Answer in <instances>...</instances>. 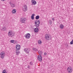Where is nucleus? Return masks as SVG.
Returning <instances> with one entry per match:
<instances>
[{
    "instance_id": "f257e3e1",
    "label": "nucleus",
    "mask_w": 73,
    "mask_h": 73,
    "mask_svg": "<svg viewBox=\"0 0 73 73\" xmlns=\"http://www.w3.org/2000/svg\"><path fill=\"white\" fill-rule=\"evenodd\" d=\"M40 22L39 20H36L34 22L35 26L37 28L39 27V26H40Z\"/></svg>"
},
{
    "instance_id": "f03ea898",
    "label": "nucleus",
    "mask_w": 73,
    "mask_h": 73,
    "mask_svg": "<svg viewBox=\"0 0 73 73\" xmlns=\"http://www.w3.org/2000/svg\"><path fill=\"white\" fill-rule=\"evenodd\" d=\"M8 36H11V37H13L15 36V34L13 33L12 31L10 30L9 31Z\"/></svg>"
},
{
    "instance_id": "7ed1b4c3",
    "label": "nucleus",
    "mask_w": 73,
    "mask_h": 73,
    "mask_svg": "<svg viewBox=\"0 0 73 73\" xmlns=\"http://www.w3.org/2000/svg\"><path fill=\"white\" fill-rule=\"evenodd\" d=\"M26 20H27L26 18L24 17L21 18L20 19V22L22 23H25Z\"/></svg>"
},
{
    "instance_id": "20e7f679",
    "label": "nucleus",
    "mask_w": 73,
    "mask_h": 73,
    "mask_svg": "<svg viewBox=\"0 0 73 73\" xmlns=\"http://www.w3.org/2000/svg\"><path fill=\"white\" fill-rule=\"evenodd\" d=\"M5 52H4L2 51L0 53V56L1 58H2V59L4 58V57H5Z\"/></svg>"
},
{
    "instance_id": "39448f33",
    "label": "nucleus",
    "mask_w": 73,
    "mask_h": 73,
    "mask_svg": "<svg viewBox=\"0 0 73 73\" xmlns=\"http://www.w3.org/2000/svg\"><path fill=\"white\" fill-rule=\"evenodd\" d=\"M37 59L40 62L42 61V56L40 55H39L37 57Z\"/></svg>"
},
{
    "instance_id": "423d86ee",
    "label": "nucleus",
    "mask_w": 73,
    "mask_h": 73,
    "mask_svg": "<svg viewBox=\"0 0 73 73\" xmlns=\"http://www.w3.org/2000/svg\"><path fill=\"white\" fill-rule=\"evenodd\" d=\"M25 37L26 38L29 39L31 37V34L29 33H27L25 35Z\"/></svg>"
},
{
    "instance_id": "0eeeda50",
    "label": "nucleus",
    "mask_w": 73,
    "mask_h": 73,
    "mask_svg": "<svg viewBox=\"0 0 73 73\" xmlns=\"http://www.w3.org/2000/svg\"><path fill=\"white\" fill-rule=\"evenodd\" d=\"M50 38H51V37L50 35H49L46 34V39L47 40H50Z\"/></svg>"
},
{
    "instance_id": "6e6552de",
    "label": "nucleus",
    "mask_w": 73,
    "mask_h": 73,
    "mask_svg": "<svg viewBox=\"0 0 73 73\" xmlns=\"http://www.w3.org/2000/svg\"><path fill=\"white\" fill-rule=\"evenodd\" d=\"M27 10H28V9L27 6L25 5H24L23 7V11H24V12H26Z\"/></svg>"
},
{
    "instance_id": "1a4fd4ad",
    "label": "nucleus",
    "mask_w": 73,
    "mask_h": 73,
    "mask_svg": "<svg viewBox=\"0 0 73 73\" xmlns=\"http://www.w3.org/2000/svg\"><path fill=\"white\" fill-rule=\"evenodd\" d=\"M67 71L68 73H71L72 70V69L71 67H69L67 69Z\"/></svg>"
},
{
    "instance_id": "9d476101",
    "label": "nucleus",
    "mask_w": 73,
    "mask_h": 73,
    "mask_svg": "<svg viewBox=\"0 0 73 73\" xmlns=\"http://www.w3.org/2000/svg\"><path fill=\"white\" fill-rule=\"evenodd\" d=\"M15 47L16 50H19L20 49L21 46L19 44H17L16 46Z\"/></svg>"
},
{
    "instance_id": "9b49d317",
    "label": "nucleus",
    "mask_w": 73,
    "mask_h": 73,
    "mask_svg": "<svg viewBox=\"0 0 73 73\" xmlns=\"http://www.w3.org/2000/svg\"><path fill=\"white\" fill-rule=\"evenodd\" d=\"M30 48H25L24 50L27 53H28L30 51Z\"/></svg>"
},
{
    "instance_id": "f8f14e48",
    "label": "nucleus",
    "mask_w": 73,
    "mask_h": 73,
    "mask_svg": "<svg viewBox=\"0 0 73 73\" xmlns=\"http://www.w3.org/2000/svg\"><path fill=\"white\" fill-rule=\"evenodd\" d=\"M31 2L33 5H35L36 4H37V2L35 0H31Z\"/></svg>"
},
{
    "instance_id": "ddd939ff",
    "label": "nucleus",
    "mask_w": 73,
    "mask_h": 73,
    "mask_svg": "<svg viewBox=\"0 0 73 73\" xmlns=\"http://www.w3.org/2000/svg\"><path fill=\"white\" fill-rule=\"evenodd\" d=\"M10 5H11V8H14V7H16V5H15V4L11 3H10Z\"/></svg>"
},
{
    "instance_id": "4468645a",
    "label": "nucleus",
    "mask_w": 73,
    "mask_h": 73,
    "mask_svg": "<svg viewBox=\"0 0 73 73\" xmlns=\"http://www.w3.org/2000/svg\"><path fill=\"white\" fill-rule=\"evenodd\" d=\"M16 13V9H13L12 11V14H15Z\"/></svg>"
},
{
    "instance_id": "2eb2a0df",
    "label": "nucleus",
    "mask_w": 73,
    "mask_h": 73,
    "mask_svg": "<svg viewBox=\"0 0 73 73\" xmlns=\"http://www.w3.org/2000/svg\"><path fill=\"white\" fill-rule=\"evenodd\" d=\"M60 29H64V26L63 25L61 24L60 26Z\"/></svg>"
},
{
    "instance_id": "dca6fc26",
    "label": "nucleus",
    "mask_w": 73,
    "mask_h": 73,
    "mask_svg": "<svg viewBox=\"0 0 73 73\" xmlns=\"http://www.w3.org/2000/svg\"><path fill=\"white\" fill-rule=\"evenodd\" d=\"M34 31L35 32H38V29L37 28H35L34 29Z\"/></svg>"
},
{
    "instance_id": "f3484780",
    "label": "nucleus",
    "mask_w": 73,
    "mask_h": 73,
    "mask_svg": "<svg viewBox=\"0 0 73 73\" xmlns=\"http://www.w3.org/2000/svg\"><path fill=\"white\" fill-rule=\"evenodd\" d=\"M38 43L39 45H41V44H42V42L41 40H38Z\"/></svg>"
},
{
    "instance_id": "a211bd4d",
    "label": "nucleus",
    "mask_w": 73,
    "mask_h": 73,
    "mask_svg": "<svg viewBox=\"0 0 73 73\" xmlns=\"http://www.w3.org/2000/svg\"><path fill=\"white\" fill-rule=\"evenodd\" d=\"M48 24H50V25H51L52 24V21L51 20H49L48 22Z\"/></svg>"
},
{
    "instance_id": "6ab92c4d",
    "label": "nucleus",
    "mask_w": 73,
    "mask_h": 73,
    "mask_svg": "<svg viewBox=\"0 0 73 73\" xmlns=\"http://www.w3.org/2000/svg\"><path fill=\"white\" fill-rule=\"evenodd\" d=\"M17 50H16V55H17V56H18V55H19V54L20 53V51H18Z\"/></svg>"
},
{
    "instance_id": "aec40b11",
    "label": "nucleus",
    "mask_w": 73,
    "mask_h": 73,
    "mask_svg": "<svg viewBox=\"0 0 73 73\" xmlns=\"http://www.w3.org/2000/svg\"><path fill=\"white\" fill-rule=\"evenodd\" d=\"M38 53L40 55H42V51L41 50H39L38 51Z\"/></svg>"
},
{
    "instance_id": "412c9836",
    "label": "nucleus",
    "mask_w": 73,
    "mask_h": 73,
    "mask_svg": "<svg viewBox=\"0 0 73 73\" xmlns=\"http://www.w3.org/2000/svg\"><path fill=\"white\" fill-rule=\"evenodd\" d=\"M35 16V14H33L31 16V19L32 20H34V16Z\"/></svg>"
},
{
    "instance_id": "4be33fe9",
    "label": "nucleus",
    "mask_w": 73,
    "mask_h": 73,
    "mask_svg": "<svg viewBox=\"0 0 73 73\" xmlns=\"http://www.w3.org/2000/svg\"><path fill=\"white\" fill-rule=\"evenodd\" d=\"M33 50L34 51H38V50H37L36 48H33Z\"/></svg>"
},
{
    "instance_id": "5701e85b",
    "label": "nucleus",
    "mask_w": 73,
    "mask_h": 73,
    "mask_svg": "<svg viewBox=\"0 0 73 73\" xmlns=\"http://www.w3.org/2000/svg\"><path fill=\"white\" fill-rule=\"evenodd\" d=\"M2 73H7V71L5 70H4L2 72Z\"/></svg>"
},
{
    "instance_id": "b1692460",
    "label": "nucleus",
    "mask_w": 73,
    "mask_h": 73,
    "mask_svg": "<svg viewBox=\"0 0 73 73\" xmlns=\"http://www.w3.org/2000/svg\"><path fill=\"white\" fill-rule=\"evenodd\" d=\"M39 18H40V17L38 15H37L36 17V20H38V19H39Z\"/></svg>"
},
{
    "instance_id": "393cba45",
    "label": "nucleus",
    "mask_w": 73,
    "mask_h": 73,
    "mask_svg": "<svg viewBox=\"0 0 73 73\" xmlns=\"http://www.w3.org/2000/svg\"><path fill=\"white\" fill-rule=\"evenodd\" d=\"M7 29V28L5 27H3L2 28V31H5Z\"/></svg>"
},
{
    "instance_id": "a878e982",
    "label": "nucleus",
    "mask_w": 73,
    "mask_h": 73,
    "mask_svg": "<svg viewBox=\"0 0 73 73\" xmlns=\"http://www.w3.org/2000/svg\"><path fill=\"white\" fill-rule=\"evenodd\" d=\"M11 43H14V42H15V40H11Z\"/></svg>"
},
{
    "instance_id": "bb28decb",
    "label": "nucleus",
    "mask_w": 73,
    "mask_h": 73,
    "mask_svg": "<svg viewBox=\"0 0 73 73\" xmlns=\"http://www.w3.org/2000/svg\"><path fill=\"white\" fill-rule=\"evenodd\" d=\"M52 20L53 22H54V18H52L51 19Z\"/></svg>"
},
{
    "instance_id": "cd10ccee",
    "label": "nucleus",
    "mask_w": 73,
    "mask_h": 73,
    "mask_svg": "<svg viewBox=\"0 0 73 73\" xmlns=\"http://www.w3.org/2000/svg\"><path fill=\"white\" fill-rule=\"evenodd\" d=\"M46 56V52H44L43 54V56Z\"/></svg>"
},
{
    "instance_id": "c85d7f7f",
    "label": "nucleus",
    "mask_w": 73,
    "mask_h": 73,
    "mask_svg": "<svg viewBox=\"0 0 73 73\" xmlns=\"http://www.w3.org/2000/svg\"><path fill=\"white\" fill-rule=\"evenodd\" d=\"M73 44V42H72V41H71L70 42V44H71V45H72V44Z\"/></svg>"
},
{
    "instance_id": "c756f323",
    "label": "nucleus",
    "mask_w": 73,
    "mask_h": 73,
    "mask_svg": "<svg viewBox=\"0 0 73 73\" xmlns=\"http://www.w3.org/2000/svg\"><path fill=\"white\" fill-rule=\"evenodd\" d=\"M30 65H33V63L32 62H31L30 63Z\"/></svg>"
},
{
    "instance_id": "7c9ffc66",
    "label": "nucleus",
    "mask_w": 73,
    "mask_h": 73,
    "mask_svg": "<svg viewBox=\"0 0 73 73\" xmlns=\"http://www.w3.org/2000/svg\"><path fill=\"white\" fill-rule=\"evenodd\" d=\"M27 68H30V66H27Z\"/></svg>"
},
{
    "instance_id": "2f4dec72",
    "label": "nucleus",
    "mask_w": 73,
    "mask_h": 73,
    "mask_svg": "<svg viewBox=\"0 0 73 73\" xmlns=\"http://www.w3.org/2000/svg\"><path fill=\"white\" fill-rule=\"evenodd\" d=\"M6 0H1V1H5Z\"/></svg>"
},
{
    "instance_id": "473e14b6",
    "label": "nucleus",
    "mask_w": 73,
    "mask_h": 73,
    "mask_svg": "<svg viewBox=\"0 0 73 73\" xmlns=\"http://www.w3.org/2000/svg\"><path fill=\"white\" fill-rule=\"evenodd\" d=\"M67 46H68V45H67Z\"/></svg>"
}]
</instances>
